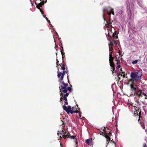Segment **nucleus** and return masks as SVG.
Returning a JSON list of instances; mask_svg holds the SVG:
<instances>
[{
  "instance_id": "f257e3e1",
  "label": "nucleus",
  "mask_w": 147,
  "mask_h": 147,
  "mask_svg": "<svg viewBox=\"0 0 147 147\" xmlns=\"http://www.w3.org/2000/svg\"><path fill=\"white\" fill-rule=\"evenodd\" d=\"M131 90L132 91H134V94L135 96L137 97L139 100L141 98L143 95L145 96V99L147 98V95L146 94L142 92L141 90H138L137 91V86L136 85L134 84H130Z\"/></svg>"
},
{
  "instance_id": "f03ea898",
  "label": "nucleus",
  "mask_w": 147,
  "mask_h": 147,
  "mask_svg": "<svg viewBox=\"0 0 147 147\" xmlns=\"http://www.w3.org/2000/svg\"><path fill=\"white\" fill-rule=\"evenodd\" d=\"M138 105H137V106L138 107H136V106H134V107L135 109V112H134V114L135 116H137L138 115V111H140V112L139 113V119L138 120V122L141 125V127L143 129H145V127L144 125V124L143 122H141V121H140V117L141 116H140L141 113V109H140V104H139V102L138 101H137Z\"/></svg>"
},
{
  "instance_id": "7ed1b4c3",
  "label": "nucleus",
  "mask_w": 147,
  "mask_h": 147,
  "mask_svg": "<svg viewBox=\"0 0 147 147\" xmlns=\"http://www.w3.org/2000/svg\"><path fill=\"white\" fill-rule=\"evenodd\" d=\"M77 106L78 107L77 109L76 106L72 107L71 108L70 106H68V107H67L65 105H63L62 108L65 111L67 114H69V113H71V114H72L74 113L79 112L77 110L79 109L80 108L78 107V105H77Z\"/></svg>"
},
{
  "instance_id": "20e7f679",
  "label": "nucleus",
  "mask_w": 147,
  "mask_h": 147,
  "mask_svg": "<svg viewBox=\"0 0 147 147\" xmlns=\"http://www.w3.org/2000/svg\"><path fill=\"white\" fill-rule=\"evenodd\" d=\"M142 73V72L138 71L135 72H131L130 74L131 79L130 81H137L141 79Z\"/></svg>"
},
{
  "instance_id": "39448f33",
  "label": "nucleus",
  "mask_w": 147,
  "mask_h": 147,
  "mask_svg": "<svg viewBox=\"0 0 147 147\" xmlns=\"http://www.w3.org/2000/svg\"><path fill=\"white\" fill-rule=\"evenodd\" d=\"M103 17L104 20L105 21H106V19L104 18V12L105 11H106L107 12V14L108 15L110 16L111 15V14H112L113 15H114V9L110 7H105L103 8Z\"/></svg>"
},
{
  "instance_id": "423d86ee",
  "label": "nucleus",
  "mask_w": 147,
  "mask_h": 147,
  "mask_svg": "<svg viewBox=\"0 0 147 147\" xmlns=\"http://www.w3.org/2000/svg\"><path fill=\"white\" fill-rule=\"evenodd\" d=\"M61 83L63 85H61L59 88L60 92H61V93H67V87L68 86V84L65 83L63 81H62Z\"/></svg>"
},
{
  "instance_id": "0eeeda50",
  "label": "nucleus",
  "mask_w": 147,
  "mask_h": 147,
  "mask_svg": "<svg viewBox=\"0 0 147 147\" xmlns=\"http://www.w3.org/2000/svg\"><path fill=\"white\" fill-rule=\"evenodd\" d=\"M111 17H110L109 19L108 22H107V24H105V26L107 28V30H108L107 34L106 33V36L107 35L109 37L111 36V35L110 34L109 31L110 30V29H111L110 28H109V26H110L111 27H112L111 25V24L112 23V22H111Z\"/></svg>"
},
{
  "instance_id": "6e6552de",
  "label": "nucleus",
  "mask_w": 147,
  "mask_h": 147,
  "mask_svg": "<svg viewBox=\"0 0 147 147\" xmlns=\"http://www.w3.org/2000/svg\"><path fill=\"white\" fill-rule=\"evenodd\" d=\"M69 95V93H66L65 94H63V93H61L60 94V96H62L64 100V105H67L68 104V102H67V97Z\"/></svg>"
},
{
  "instance_id": "1a4fd4ad",
  "label": "nucleus",
  "mask_w": 147,
  "mask_h": 147,
  "mask_svg": "<svg viewBox=\"0 0 147 147\" xmlns=\"http://www.w3.org/2000/svg\"><path fill=\"white\" fill-rule=\"evenodd\" d=\"M68 72L65 70L63 71V73L61 72H58V73L57 76L58 78H60H60V81H62L63 79L64 76L65 74V73L67 74Z\"/></svg>"
},
{
  "instance_id": "9d476101",
  "label": "nucleus",
  "mask_w": 147,
  "mask_h": 147,
  "mask_svg": "<svg viewBox=\"0 0 147 147\" xmlns=\"http://www.w3.org/2000/svg\"><path fill=\"white\" fill-rule=\"evenodd\" d=\"M63 127H64L63 126ZM64 130H65L64 129L62 128V129L61 130V131H58L57 134L58 135H59V133L61 135H62V137H61V136H60V138L63 137L64 138V136H66V132H65L64 131Z\"/></svg>"
},
{
  "instance_id": "9b49d317",
  "label": "nucleus",
  "mask_w": 147,
  "mask_h": 147,
  "mask_svg": "<svg viewBox=\"0 0 147 147\" xmlns=\"http://www.w3.org/2000/svg\"><path fill=\"white\" fill-rule=\"evenodd\" d=\"M45 2H41L40 3H37L36 2V1H35V3L36 5V7L38 9H40V7H41L45 3Z\"/></svg>"
},
{
  "instance_id": "f8f14e48",
  "label": "nucleus",
  "mask_w": 147,
  "mask_h": 147,
  "mask_svg": "<svg viewBox=\"0 0 147 147\" xmlns=\"http://www.w3.org/2000/svg\"><path fill=\"white\" fill-rule=\"evenodd\" d=\"M67 137L68 138H70L71 139H75L76 137V136H71V135L70 134H69V133L68 132V134L66 135V136H64V138L65 139Z\"/></svg>"
},
{
  "instance_id": "ddd939ff",
  "label": "nucleus",
  "mask_w": 147,
  "mask_h": 147,
  "mask_svg": "<svg viewBox=\"0 0 147 147\" xmlns=\"http://www.w3.org/2000/svg\"><path fill=\"white\" fill-rule=\"evenodd\" d=\"M111 53L112 52H111V54L109 55V60L110 65L114 64L113 62V58L112 56Z\"/></svg>"
},
{
  "instance_id": "4468645a",
  "label": "nucleus",
  "mask_w": 147,
  "mask_h": 147,
  "mask_svg": "<svg viewBox=\"0 0 147 147\" xmlns=\"http://www.w3.org/2000/svg\"><path fill=\"white\" fill-rule=\"evenodd\" d=\"M111 66V71H112V74H113L115 69V64H111L110 65Z\"/></svg>"
},
{
  "instance_id": "2eb2a0df",
  "label": "nucleus",
  "mask_w": 147,
  "mask_h": 147,
  "mask_svg": "<svg viewBox=\"0 0 147 147\" xmlns=\"http://www.w3.org/2000/svg\"><path fill=\"white\" fill-rule=\"evenodd\" d=\"M120 57V56H119L117 55L115 56V61H117L116 63L117 65L119 64L120 63V61L119 59V58Z\"/></svg>"
},
{
  "instance_id": "dca6fc26",
  "label": "nucleus",
  "mask_w": 147,
  "mask_h": 147,
  "mask_svg": "<svg viewBox=\"0 0 147 147\" xmlns=\"http://www.w3.org/2000/svg\"><path fill=\"white\" fill-rule=\"evenodd\" d=\"M113 36L114 39H117L118 38V36L117 34V31H115V32L113 33Z\"/></svg>"
},
{
  "instance_id": "f3484780",
  "label": "nucleus",
  "mask_w": 147,
  "mask_h": 147,
  "mask_svg": "<svg viewBox=\"0 0 147 147\" xmlns=\"http://www.w3.org/2000/svg\"><path fill=\"white\" fill-rule=\"evenodd\" d=\"M105 137L107 139V140L108 142H109V141H110L111 140L110 137L107 134H105Z\"/></svg>"
},
{
  "instance_id": "a211bd4d",
  "label": "nucleus",
  "mask_w": 147,
  "mask_h": 147,
  "mask_svg": "<svg viewBox=\"0 0 147 147\" xmlns=\"http://www.w3.org/2000/svg\"><path fill=\"white\" fill-rule=\"evenodd\" d=\"M108 40L110 41V43L109 44V47H112L114 45L113 44V42H112L110 39H109Z\"/></svg>"
},
{
  "instance_id": "6ab92c4d",
  "label": "nucleus",
  "mask_w": 147,
  "mask_h": 147,
  "mask_svg": "<svg viewBox=\"0 0 147 147\" xmlns=\"http://www.w3.org/2000/svg\"><path fill=\"white\" fill-rule=\"evenodd\" d=\"M85 142L86 143L88 144V145L91 146L90 143V140L89 139L86 140L85 141Z\"/></svg>"
},
{
  "instance_id": "aec40b11",
  "label": "nucleus",
  "mask_w": 147,
  "mask_h": 147,
  "mask_svg": "<svg viewBox=\"0 0 147 147\" xmlns=\"http://www.w3.org/2000/svg\"><path fill=\"white\" fill-rule=\"evenodd\" d=\"M138 62V60H136L132 62V63L133 64H136Z\"/></svg>"
},
{
  "instance_id": "412c9836",
  "label": "nucleus",
  "mask_w": 147,
  "mask_h": 147,
  "mask_svg": "<svg viewBox=\"0 0 147 147\" xmlns=\"http://www.w3.org/2000/svg\"><path fill=\"white\" fill-rule=\"evenodd\" d=\"M66 64L65 62H64V61L63 59V60L62 63L61 64V65L62 66L65 67V65Z\"/></svg>"
},
{
  "instance_id": "4be33fe9",
  "label": "nucleus",
  "mask_w": 147,
  "mask_h": 147,
  "mask_svg": "<svg viewBox=\"0 0 147 147\" xmlns=\"http://www.w3.org/2000/svg\"><path fill=\"white\" fill-rule=\"evenodd\" d=\"M112 42H113V44L114 45L115 44H116V45H117V41L116 40H113Z\"/></svg>"
},
{
  "instance_id": "5701e85b",
  "label": "nucleus",
  "mask_w": 147,
  "mask_h": 147,
  "mask_svg": "<svg viewBox=\"0 0 147 147\" xmlns=\"http://www.w3.org/2000/svg\"><path fill=\"white\" fill-rule=\"evenodd\" d=\"M61 54L62 56V59L63 60V58H64V54H65V53H63L62 51H61Z\"/></svg>"
},
{
  "instance_id": "b1692460",
  "label": "nucleus",
  "mask_w": 147,
  "mask_h": 147,
  "mask_svg": "<svg viewBox=\"0 0 147 147\" xmlns=\"http://www.w3.org/2000/svg\"><path fill=\"white\" fill-rule=\"evenodd\" d=\"M67 90H68L69 92L71 91L72 88H71L69 87H67Z\"/></svg>"
},
{
  "instance_id": "393cba45",
  "label": "nucleus",
  "mask_w": 147,
  "mask_h": 147,
  "mask_svg": "<svg viewBox=\"0 0 147 147\" xmlns=\"http://www.w3.org/2000/svg\"><path fill=\"white\" fill-rule=\"evenodd\" d=\"M109 50H110V51H111L112 52H112V53L113 51V47H109Z\"/></svg>"
},
{
  "instance_id": "a878e982",
  "label": "nucleus",
  "mask_w": 147,
  "mask_h": 147,
  "mask_svg": "<svg viewBox=\"0 0 147 147\" xmlns=\"http://www.w3.org/2000/svg\"><path fill=\"white\" fill-rule=\"evenodd\" d=\"M106 134L110 136H111L112 135L111 134V133L109 131L108 132V133L107 134Z\"/></svg>"
},
{
  "instance_id": "bb28decb",
  "label": "nucleus",
  "mask_w": 147,
  "mask_h": 147,
  "mask_svg": "<svg viewBox=\"0 0 147 147\" xmlns=\"http://www.w3.org/2000/svg\"><path fill=\"white\" fill-rule=\"evenodd\" d=\"M40 9V11L41 12L42 14L44 16L43 14H44V12L43 11V10L41 8L40 9Z\"/></svg>"
},
{
  "instance_id": "cd10ccee",
  "label": "nucleus",
  "mask_w": 147,
  "mask_h": 147,
  "mask_svg": "<svg viewBox=\"0 0 147 147\" xmlns=\"http://www.w3.org/2000/svg\"><path fill=\"white\" fill-rule=\"evenodd\" d=\"M79 118L81 119H83V118H81V113L80 112H79Z\"/></svg>"
},
{
  "instance_id": "c85d7f7f",
  "label": "nucleus",
  "mask_w": 147,
  "mask_h": 147,
  "mask_svg": "<svg viewBox=\"0 0 147 147\" xmlns=\"http://www.w3.org/2000/svg\"><path fill=\"white\" fill-rule=\"evenodd\" d=\"M61 69L62 70H63V71L65 70V68L64 66H61Z\"/></svg>"
},
{
  "instance_id": "c756f323",
  "label": "nucleus",
  "mask_w": 147,
  "mask_h": 147,
  "mask_svg": "<svg viewBox=\"0 0 147 147\" xmlns=\"http://www.w3.org/2000/svg\"><path fill=\"white\" fill-rule=\"evenodd\" d=\"M117 65H118L116 67L117 69H118L119 68L121 67V66L119 65L118 64Z\"/></svg>"
},
{
  "instance_id": "7c9ffc66",
  "label": "nucleus",
  "mask_w": 147,
  "mask_h": 147,
  "mask_svg": "<svg viewBox=\"0 0 147 147\" xmlns=\"http://www.w3.org/2000/svg\"><path fill=\"white\" fill-rule=\"evenodd\" d=\"M60 100L61 102V103L62 102V100H63V97L62 98V97H61L60 98Z\"/></svg>"
},
{
  "instance_id": "2f4dec72",
  "label": "nucleus",
  "mask_w": 147,
  "mask_h": 147,
  "mask_svg": "<svg viewBox=\"0 0 147 147\" xmlns=\"http://www.w3.org/2000/svg\"><path fill=\"white\" fill-rule=\"evenodd\" d=\"M40 1H41V2L45 1V3H46L47 0H40Z\"/></svg>"
},
{
  "instance_id": "473e14b6",
  "label": "nucleus",
  "mask_w": 147,
  "mask_h": 147,
  "mask_svg": "<svg viewBox=\"0 0 147 147\" xmlns=\"http://www.w3.org/2000/svg\"><path fill=\"white\" fill-rule=\"evenodd\" d=\"M56 65H57L56 67H58V71H59V68H58L59 63H56Z\"/></svg>"
},
{
  "instance_id": "72a5a7b5",
  "label": "nucleus",
  "mask_w": 147,
  "mask_h": 147,
  "mask_svg": "<svg viewBox=\"0 0 147 147\" xmlns=\"http://www.w3.org/2000/svg\"><path fill=\"white\" fill-rule=\"evenodd\" d=\"M44 17L45 18V19H46V20H47H47H49L46 17V16H44Z\"/></svg>"
},
{
  "instance_id": "f704fd0d",
  "label": "nucleus",
  "mask_w": 147,
  "mask_h": 147,
  "mask_svg": "<svg viewBox=\"0 0 147 147\" xmlns=\"http://www.w3.org/2000/svg\"><path fill=\"white\" fill-rule=\"evenodd\" d=\"M122 76V74H121V73H119L118 75V76Z\"/></svg>"
},
{
  "instance_id": "c9c22d12",
  "label": "nucleus",
  "mask_w": 147,
  "mask_h": 147,
  "mask_svg": "<svg viewBox=\"0 0 147 147\" xmlns=\"http://www.w3.org/2000/svg\"><path fill=\"white\" fill-rule=\"evenodd\" d=\"M118 78L117 80H118V81H119V80L121 79V78L120 77H119V76H118Z\"/></svg>"
},
{
  "instance_id": "e433bc0d",
  "label": "nucleus",
  "mask_w": 147,
  "mask_h": 147,
  "mask_svg": "<svg viewBox=\"0 0 147 147\" xmlns=\"http://www.w3.org/2000/svg\"><path fill=\"white\" fill-rule=\"evenodd\" d=\"M143 147H146V144L145 143H144V144H143Z\"/></svg>"
},
{
  "instance_id": "4c0bfd02",
  "label": "nucleus",
  "mask_w": 147,
  "mask_h": 147,
  "mask_svg": "<svg viewBox=\"0 0 147 147\" xmlns=\"http://www.w3.org/2000/svg\"><path fill=\"white\" fill-rule=\"evenodd\" d=\"M61 51H63V47H62V46H61Z\"/></svg>"
},
{
  "instance_id": "58836bf2",
  "label": "nucleus",
  "mask_w": 147,
  "mask_h": 147,
  "mask_svg": "<svg viewBox=\"0 0 147 147\" xmlns=\"http://www.w3.org/2000/svg\"><path fill=\"white\" fill-rule=\"evenodd\" d=\"M122 76H123V78H124L125 77V74H123V75H122Z\"/></svg>"
},
{
  "instance_id": "ea45409f",
  "label": "nucleus",
  "mask_w": 147,
  "mask_h": 147,
  "mask_svg": "<svg viewBox=\"0 0 147 147\" xmlns=\"http://www.w3.org/2000/svg\"><path fill=\"white\" fill-rule=\"evenodd\" d=\"M47 22H48V23H49L50 24V23H51L50 21L49 20H47Z\"/></svg>"
},
{
  "instance_id": "a19ab883",
  "label": "nucleus",
  "mask_w": 147,
  "mask_h": 147,
  "mask_svg": "<svg viewBox=\"0 0 147 147\" xmlns=\"http://www.w3.org/2000/svg\"><path fill=\"white\" fill-rule=\"evenodd\" d=\"M56 61H57V62L56 63H59V61H58V60L57 59Z\"/></svg>"
},
{
  "instance_id": "79ce46f5",
  "label": "nucleus",
  "mask_w": 147,
  "mask_h": 147,
  "mask_svg": "<svg viewBox=\"0 0 147 147\" xmlns=\"http://www.w3.org/2000/svg\"><path fill=\"white\" fill-rule=\"evenodd\" d=\"M125 72H122L121 74H125Z\"/></svg>"
},
{
  "instance_id": "37998d69",
  "label": "nucleus",
  "mask_w": 147,
  "mask_h": 147,
  "mask_svg": "<svg viewBox=\"0 0 147 147\" xmlns=\"http://www.w3.org/2000/svg\"><path fill=\"white\" fill-rule=\"evenodd\" d=\"M120 71H121L122 72V69L121 68V69H120Z\"/></svg>"
},
{
  "instance_id": "c03bdc74",
  "label": "nucleus",
  "mask_w": 147,
  "mask_h": 147,
  "mask_svg": "<svg viewBox=\"0 0 147 147\" xmlns=\"http://www.w3.org/2000/svg\"><path fill=\"white\" fill-rule=\"evenodd\" d=\"M57 47H58V46H57L56 45V46H55V48H57Z\"/></svg>"
},
{
  "instance_id": "a18cd8bd",
  "label": "nucleus",
  "mask_w": 147,
  "mask_h": 147,
  "mask_svg": "<svg viewBox=\"0 0 147 147\" xmlns=\"http://www.w3.org/2000/svg\"><path fill=\"white\" fill-rule=\"evenodd\" d=\"M60 144H61V147H62V144H61V143H60Z\"/></svg>"
},
{
  "instance_id": "49530a36",
  "label": "nucleus",
  "mask_w": 147,
  "mask_h": 147,
  "mask_svg": "<svg viewBox=\"0 0 147 147\" xmlns=\"http://www.w3.org/2000/svg\"><path fill=\"white\" fill-rule=\"evenodd\" d=\"M105 129H103V131H105Z\"/></svg>"
},
{
  "instance_id": "de8ad7c7",
  "label": "nucleus",
  "mask_w": 147,
  "mask_h": 147,
  "mask_svg": "<svg viewBox=\"0 0 147 147\" xmlns=\"http://www.w3.org/2000/svg\"><path fill=\"white\" fill-rule=\"evenodd\" d=\"M68 78V82H69V79H68V78Z\"/></svg>"
},
{
  "instance_id": "09e8293b",
  "label": "nucleus",
  "mask_w": 147,
  "mask_h": 147,
  "mask_svg": "<svg viewBox=\"0 0 147 147\" xmlns=\"http://www.w3.org/2000/svg\"><path fill=\"white\" fill-rule=\"evenodd\" d=\"M62 122H63V125H64V123L63 122V121Z\"/></svg>"
},
{
  "instance_id": "8fccbe9b",
  "label": "nucleus",
  "mask_w": 147,
  "mask_h": 147,
  "mask_svg": "<svg viewBox=\"0 0 147 147\" xmlns=\"http://www.w3.org/2000/svg\"><path fill=\"white\" fill-rule=\"evenodd\" d=\"M115 73H117V71L116 70H115Z\"/></svg>"
},
{
  "instance_id": "3c124183",
  "label": "nucleus",
  "mask_w": 147,
  "mask_h": 147,
  "mask_svg": "<svg viewBox=\"0 0 147 147\" xmlns=\"http://www.w3.org/2000/svg\"><path fill=\"white\" fill-rule=\"evenodd\" d=\"M56 55L57 56V53H56Z\"/></svg>"
},
{
  "instance_id": "603ef678",
  "label": "nucleus",
  "mask_w": 147,
  "mask_h": 147,
  "mask_svg": "<svg viewBox=\"0 0 147 147\" xmlns=\"http://www.w3.org/2000/svg\"><path fill=\"white\" fill-rule=\"evenodd\" d=\"M120 54L119 53V56H120Z\"/></svg>"
},
{
  "instance_id": "864d4df0",
  "label": "nucleus",
  "mask_w": 147,
  "mask_h": 147,
  "mask_svg": "<svg viewBox=\"0 0 147 147\" xmlns=\"http://www.w3.org/2000/svg\"><path fill=\"white\" fill-rule=\"evenodd\" d=\"M59 65H60V66H61V65L60 64H59Z\"/></svg>"
},
{
  "instance_id": "5fc2aeb1",
  "label": "nucleus",
  "mask_w": 147,
  "mask_h": 147,
  "mask_svg": "<svg viewBox=\"0 0 147 147\" xmlns=\"http://www.w3.org/2000/svg\"><path fill=\"white\" fill-rule=\"evenodd\" d=\"M76 147H77V146H76Z\"/></svg>"
}]
</instances>
